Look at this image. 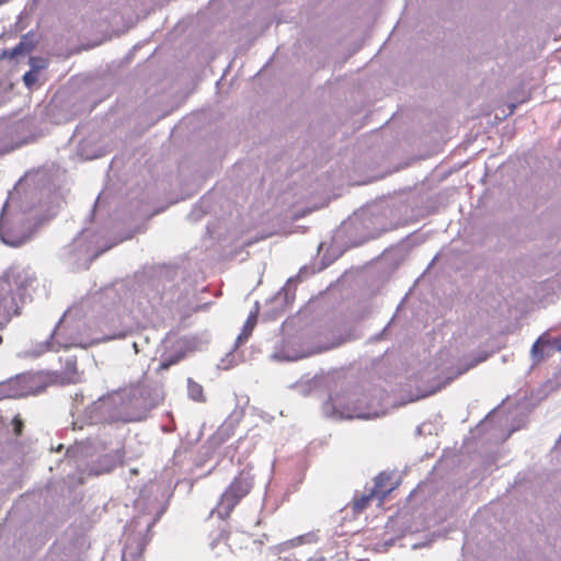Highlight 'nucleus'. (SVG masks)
<instances>
[{"label":"nucleus","instance_id":"1","mask_svg":"<svg viewBox=\"0 0 561 561\" xmlns=\"http://www.w3.org/2000/svg\"><path fill=\"white\" fill-rule=\"evenodd\" d=\"M107 400L117 404L115 420L139 422L163 401V391L158 386L137 383L114 391Z\"/></svg>","mask_w":561,"mask_h":561},{"label":"nucleus","instance_id":"2","mask_svg":"<svg viewBox=\"0 0 561 561\" xmlns=\"http://www.w3.org/2000/svg\"><path fill=\"white\" fill-rule=\"evenodd\" d=\"M486 358V354L474 358L462 356L457 359L444 360L433 368H426L420 377L422 385L417 388V398H426L440 391L459 376L466 374Z\"/></svg>","mask_w":561,"mask_h":561},{"label":"nucleus","instance_id":"3","mask_svg":"<svg viewBox=\"0 0 561 561\" xmlns=\"http://www.w3.org/2000/svg\"><path fill=\"white\" fill-rule=\"evenodd\" d=\"M253 486V477L245 471L239 472L220 495L216 514L221 519H228L234 507L245 497Z\"/></svg>","mask_w":561,"mask_h":561},{"label":"nucleus","instance_id":"4","mask_svg":"<svg viewBox=\"0 0 561 561\" xmlns=\"http://www.w3.org/2000/svg\"><path fill=\"white\" fill-rule=\"evenodd\" d=\"M31 377L21 376L0 382V401L3 399H18L39 393L42 389H34Z\"/></svg>","mask_w":561,"mask_h":561},{"label":"nucleus","instance_id":"5","mask_svg":"<svg viewBox=\"0 0 561 561\" xmlns=\"http://www.w3.org/2000/svg\"><path fill=\"white\" fill-rule=\"evenodd\" d=\"M390 473L380 472L374 480V488L371 491L378 499V505L381 506L386 497L397 488Z\"/></svg>","mask_w":561,"mask_h":561},{"label":"nucleus","instance_id":"6","mask_svg":"<svg viewBox=\"0 0 561 561\" xmlns=\"http://www.w3.org/2000/svg\"><path fill=\"white\" fill-rule=\"evenodd\" d=\"M531 351H561V335L553 336L550 333H543L534 343Z\"/></svg>","mask_w":561,"mask_h":561},{"label":"nucleus","instance_id":"7","mask_svg":"<svg viewBox=\"0 0 561 561\" xmlns=\"http://www.w3.org/2000/svg\"><path fill=\"white\" fill-rule=\"evenodd\" d=\"M259 310L257 308L251 311L243 324L241 333L236 341V348L240 347L252 334L257 323Z\"/></svg>","mask_w":561,"mask_h":561},{"label":"nucleus","instance_id":"8","mask_svg":"<svg viewBox=\"0 0 561 561\" xmlns=\"http://www.w3.org/2000/svg\"><path fill=\"white\" fill-rule=\"evenodd\" d=\"M374 499H377V496L375 495V493L370 490L368 494H364L359 497H356L354 499L353 501V512L356 513V514H359L362 513L363 511H365L370 502L374 500Z\"/></svg>","mask_w":561,"mask_h":561},{"label":"nucleus","instance_id":"9","mask_svg":"<svg viewBox=\"0 0 561 561\" xmlns=\"http://www.w3.org/2000/svg\"><path fill=\"white\" fill-rule=\"evenodd\" d=\"M28 51V48L24 44V42H20L15 47L11 49H3L0 53V59H9L12 60L18 56L25 55Z\"/></svg>","mask_w":561,"mask_h":561},{"label":"nucleus","instance_id":"10","mask_svg":"<svg viewBox=\"0 0 561 561\" xmlns=\"http://www.w3.org/2000/svg\"><path fill=\"white\" fill-rule=\"evenodd\" d=\"M238 364L236 353H227L218 365L221 369H229Z\"/></svg>","mask_w":561,"mask_h":561},{"label":"nucleus","instance_id":"11","mask_svg":"<svg viewBox=\"0 0 561 561\" xmlns=\"http://www.w3.org/2000/svg\"><path fill=\"white\" fill-rule=\"evenodd\" d=\"M308 353H294L293 355H288L287 353H274L273 358L275 360H298L306 357Z\"/></svg>","mask_w":561,"mask_h":561},{"label":"nucleus","instance_id":"12","mask_svg":"<svg viewBox=\"0 0 561 561\" xmlns=\"http://www.w3.org/2000/svg\"><path fill=\"white\" fill-rule=\"evenodd\" d=\"M67 378L69 382H77L79 380L76 360L67 364Z\"/></svg>","mask_w":561,"mask_h":561},{"label":"nucleus","instance_id":"13","mask_svg":"<svg viewBox=\"0 0 561 561\" xmlns=\"http://www.w3.org/2000/svg\"><path fill=\"white\" fill-rule=\"evenodd\" d=\"M190 396L195 401H203V388L198 383H193L190 386Z\"/></svg>","mask_w":561,"mask_h":561},{"label":"nucleus","instance_id":"14","mask_svg":"<svg viewBox=\"0 0 561 561\" xmlns=\"http://www.w3.org/2000/svg\"><path fill=\"white\" fill-rule=\"evenodd\" d=\"M23 81L27 88H32L37 82V75L35 71H27L23 76Z\"/></svg>","mask_w":561,"mask_h":561},{"label":"nucleus","instance_id":"15","mask_svg":"<svg viewBox=\"0 0 561 561\" xmlns=\"http://www.w3.org/2000/svg\"><path fill=\"white\" fill-rule=\"evenodd\" d=\"M184 357V353H180L179 355H176L173 359H171L170 362H163L160 364L159 366V370H165L168 369L172 364H175L178 363L181 358Z\"/></svg>","mask_w":561,"mask_h":561},{"label":"nucleus","instance_id":"16","mask_svg":"<svg viewBox=\"0 0 561 561\" xmlns=\"http://www.w3.org/2000/svg\"><path fill=\"white\" fill-rule=\"evenodd\" d=\"M342 416H345V417H348V419H352L354 416L356 417H360L362 415L359 413H356V411H351V412H346V413H341Z\"/></svg>","mask_w":561,"mask_h":561},{"label":"nucleus","instance_id":"17","mask_svg":"<svg viewBox=\"0 0 561 561\" xmlns=\"http://www.w3.org/2000/svg\"><path fill=\"white\" fill-rule=\"evenodd\" d=\"M298 543H302L304 542V536H299L295 539Z\"/></svg>","mask_w":561,"mask_h":561},{"label":"nucleus","instance_id":"18","mask_svg":"<svg viewBox=\"0 0 561 561\" xmlns=\"http://www.w3.org/2000/svg\"><path fill=\"white\" fill-rule=\"evenodd\" d=\"M307 561H323V558H309Z\"/></svg>","mask_w":561,"mask_h":561},{"label":"nucleus","instance_id":"19","mask_svg":"<svg viewBox=\"0 0 561 561\" xmlns=\"http://www.w3.org/2000/svg\"><path fill=\"white\" fill-rule=\"evenodd\" d=\"M533 354H534V355H536V356H537V355H540V357H542V355H543V353H538V352H535V353H533Z\"/></svg>","mask_w":561,"mask_h":561},{"label":"nucleus","instance_id":"20","mask_svg":"<svg viewBox=\"0 0 561 561\" xmlns=\"http://www.w3.org/2000/svg\"><path fill=\"white\" fill-rule=\"evenodd\" d=\"M332 404L335 408L337 405V402L333 401Z\"/></svg>","mask_w":561,"mask_h":561},{"label":"nucleus","instance_id":"21","mask_svg":"<svg viewBox=\"0 0 561 561\" xmlns=\"http://www.w3.org/2000/svg\"><path fill=\"white\" fill-rule=\"evenodd\" d=\"M7 1H8V0H0V4L4 3V2H7Z\"/></svg>","mask_w":561,"mask_h":561}]
</instances>
